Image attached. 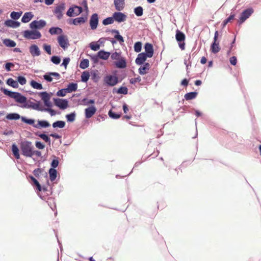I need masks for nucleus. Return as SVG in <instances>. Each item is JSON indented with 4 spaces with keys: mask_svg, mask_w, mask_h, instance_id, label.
<instances>
[{
    "mask_svg": "<svg viewBox=\"0 0 261 261\" xmlns=\"http://www.w3.org/2000/svg\"><path fill=\"white\" fill-rule=\"evenodd\" d=\"M20 149L22 154L26 157H32L33 151L34 147L31 142L23 141L20 144Z\"/></svg>",
    "mask_w": 261,
    "mask_h": 261,
    "instance_id": "1",
    "label": "nucleus"
},
{
    "mask_svg": "<svg viewBox=\"0 0 261 261\" xmlns=\"http://www.w3.org/2000/svg\"><path fill=\"white\" fill-rule=\"evenodd\" d=\"M3 92L5 95L14 98L17 102L25 103L27 102V97L18 92H12L6 89H4Z\"/></svg>",
    "mask_w": 261,
    "mask_h": 261,
    "instance_id": "2",
    "label": "nucleus"
},
{
    "mask_svg": "<svg viewBox=\"0 0 261 261\" xmlns=\"http://www.w3.org/2000/svg\"><path fill=\"white\" fill-rule=\"evenodd\" d=\"M23 37L27 39H37L41 37V34L37 30H26L23 32Z\"/></svg>",
    "mask_w": 261,
    "mask_h": 261,
    "instance_id": "3",
    "label": "nucleus"
},
{
    "mask_svg": "<svg viewBox=\"0 0 261 261\" xmlns=\"http://www.w3.org/2000/svg\"><path fill=\"white\" fill-rule=\"evenodd\" d=\"M57 41L59 45L64 49L68 48L69 46V41L67 36L64 35H61L57 38Z\"/></svg>",
    "mask_w": 261,
    "mask_h": 261,
    "instance_id": "4",
    "label": "nucleus"
},
{
    "mask_svg": "<svg viewBox=\"0 0 261 261\" xmlns=\"http://www.w3.org/2000/svg\"><path fill=\"white\" fill-rule=\"evenodd\" d=\"M65 9V5L64 3H62L55 7L53 12L58 19L60 20L62 18L63 12Z\"/></svg>",
    "mask_w": 261,
    "mask_h": 261,
    "instance_id": "5",
    "label": "nucleus"
},
{
    "mask_svg": "<svg viewBox=\"0 0 261 261\" xmlns=\"http://www.w3.org/2000/svg\"><path fill=\"white\" fill-rule=\"evenodd\" d=\"M82 11V7L75 6L74 7L70 8L67 11L66 15L69 17L77 16L81 13Z\"/></svg>",
    "mask_w": 261,
    "mask_h": 261,
    "instance_id": "6",
    "label": "nucleus"
},
{
    "mask_svg": "<svg viewBox=\"0 0 261 261\" xmlns=\"http://www.w3.org/2000/svg\"><path fill=\"white\" fill-rule=\"evenodd\" d=\"M46 24L43 20H34L30 24V28L32 29H41Z\"/></svg>",
    "mask_w": 261,
    "mask_h": 261,
    "instance_id": "7",
    "label": "nucleus"
},
{
    "mask_svg": "<svg viewBox=\"0 0 261 261\" xmlns=\"http://www.w3.org/2000/svg\"><path fill=\"white\" fill-rule=\"evenodd\" d=\"M54 101L55 105L61 109L64 110L68 106V101L66 99L54 98Z\"/></svg>",
    "mask_w": 261,
    "mask_h": 261,
    "instance_id": "8",
    "label": "nucleus"
},
{
    "mask_svg": "<svg viewBox=\"0 0 261 261\" xmlns=\"http://www.w3.org/2000/svg\"><path fill=\"white\" fill-rule=\"evenodd\" d=\"M253 10L252 8H249L245 10L241 14L240 18V23L244 22L249 16L253 13Z\"/></svg>",
    "mask_w": 261,
    "mask_h": 261,
    "instance_id": "9",
    "label": "nucleus"
},
{
    "mask_svg": "<svg viewBox=\"0 0 261 261\" xmlns=\"http://www.w3.org/2000/svg\"><path fill=\"white\" fill-rule=\"evenodd\" d=\"M40 96L46 107H50L51 106V103L50 101L51 96L48 93L42 92L40 93Z\"/></svg>",
    "mask_w": 261,
    "mask_h": 261,
    "instance_id": "10",
    "label": "nucleus"
},
{
    "mask_svg": "<svg viewBox=\"0 0 261 261\" xmlns=\"http://www.w3.org/2000/svg\"><path fill=\"white\" fill-rule=\"evenodd\" d=\"M98 23V17L96 13L92 15L90 19V25L92 30H95Z\"/></svg>",
    "mask_w": 261,
    "mask_h": 261,
    "instance_id": "11",
    "label": "nucleus"
},
{
    "mask_svg": "<svg viewBox=\"0 0 261 261\" xmlns=\"http://www.w3.org/2000/svg\"><path fill=\"white\" fill-rule=\"evenodd\" d=\"M96 111L97 109L94 106H91L85 109V117L87 119L90 118L95 114Z\"/></svg>",
    "mask_w": 261,
    "mask_h": 261,
    "instance_id": "12",
    "label": "nucleus"
},
{
    "mask_svg": "<svg viewBox=\"0 0 261 261\" xmlns=\"http://www.w3.org/2000/svg\"><path fill=\"white\" fill-rule=\"evenodd\" d=\"M113 16L114 20L117 21L118 22H123L126 20L127 18V16L125 14L120 12L114 13Z\"/></svg>",
    "mask_w": 261,
    "mask_h": 261,
    "instance_id": "13",
    "label": "nucleus"
},
{
    "mask_svg": "<svg viewBox=\"0 0 261 261\" xmlns=\"http://www.w3.org/2000/svg\"><path fill=\"white\" fill-rule=\"evenodd\" d=\"M144 49L145 51V53H144L145 54H146L148 58H151L154 53L153 45L151 43H146L145 44Z\"/></svg>",
    "mask_w": 261,
    "mask_h": 261,
    "instance_id": "14",
    "label": "nucleus"
},
{
    "mask_svg": "<svg viewBox=\"0 0 261 261\" xmlns=\"http://www.w3.org/2000/svg\"><path fill=\"white\" fill-rule=\"evenodd\" d=\"M105 82L108 85L113 86L118 83V79L117 77L112 75H108L105 77Z\"/></svg>",
    "mask_w": 261,
    "mask_h": 261,
    "instance_id": "15",
    "label": "nucleus"
},
{
    "mask_svg": "<svg viewBox=\"0 0 261 261\" xmlns=\"http://www.w3.org/2000/svg\"><path fill=\"white\" fill-rule=\"evenodd\" d=\"M147 58H148V56L144 53H140L136 59L135 62L137 65H142L146 60Z\"/></svg>",
    "mask_w": 261,
    "mask_h": 261,
    "instance_id": "16",
    "label": "nucleus"
},
{
    "mask_svg": "<svg viewBox=\"0 0 261 261\" xmlns=\"http://www.w3.org/2000/svg\"><path fill=\"white\" fill-rule=\"evenodd\" d=\"M150 68V65L148 63H145L143 66H141L139 69V73L141 75L147 73Z\"/></svg>",
    "mask_w": 261,
    "mask_h": 261,
    "instance_id": "17",
    "label": "nucleus"
},
{
    "mask_svg": "<svg viewBox=\"0 0 261 261\" xmlns=\"http://www.w3.org/2000/svg\"><path fill=\"white\" fill-rule=\"evenodd\" d=\"M115 65L118 68H124L126 67V62L124 57H121L119 60L115 62Z\"/></svg>",
    "mask_w": 261,
    "mask_h": 261,
    "instance_id": "18",
    "label": "nucleus"
},
{
    "mask_svg": "<svg viewBox=\"0 0 261 261\" xmlns=\"http://www.w3.org/2000/svg\"><path fill=\"white\" fill-rule=\"evenodd\" d=\"M30 52L33 56H38L40 55L39 47L36 45H32L30 47Z\"/></svg>",
    "mask_w": 261,
    "mask_h": 261,
    "instance_id": "19",
    "label": "nucleus"
},
{
    "mask_svg": "<svg viewBox=\"0 0 261 261\" xmlns=\"http://www.w3.org/2000/svg\"><path fill=\"white\" fill-rule=\"evenodd\" d=\"M5 25L8 27L16 28L20 26V23L17 21H15L14 20L9 19L5 22Z\"/></svg>",
    "mask_w": 261,
    "mask_h": 261,
    "instance_id": "20",
    "label": "nucleus"
},
{
    "mask_svg": "<svg viewBox=\"0 0 261 261\" xmlns=\"http://www.w3.org/2000/svg\"><path fill=\"white\" fill-rule=\"evenodd\" d=\"M50 126V124L45 120H38L37 123L34 125V127L37 128H46Z\"/></svg>",
    "mask_w": 261,
    "mask_h": 261,
    "instance_id": "21",
    "label": "nucleus"
},
{
    "mask_svg": "<svg viewBox=\"0 0 261 261\" xmlns=\"http://www.w3.org/2000/svg\"><path fill=\"white\" fill-rule=\"evenodd\" d=\"M115 8L118 11H121L124 7V0H114Z\"/></svg>",
    "mask_w": 261,
    "mask_h": 261,
    "instance_id": "22",
    "label": "nucleus"
},
{
    "mask_svg": "<svg viewBox=\"0 0 261 261\" xmlns=\"http://www.w3.org/2000/svg\"><path fill=\"white\" fill-rule=\"evenodd\" d=\"M211 50L213 53L216 54L220 50L219 43L217 41H214L211 46Z\"/></svg>",
    "mask_w": 261,
    "mask_h": 261,
    "instance_id": "23",
    "label": "nucleus"
},
{
    "mask_svg": "<svg viewBox=\"0 0 261 261\" xmlns=\"http://www.w3.org/2000/svg\"><path fill=\"white\" fill-rule=\"evenodd\" d=\"M175 38L178 42H182L185 40L186 36L184 33L177 30L176 32Z\"/></svg>",
    "mask_w": 261,
    "mask_h": 261,
    "instance_id": "24",
    "label": "nucleus"
},
{
    "mask_svg": "<svg viewBox=\"0 0 261 261\" xmlns=\"http://www.w3.org/2000/svg\"><path fill=\"white\" fill-rule=\"evenodd\" d=\"M110 56V53L104 50H100L98 52V57L102 60H107Z\"/></svg>",
    "mask_w": 261,
    "mask_h": 261,
    "instance_id": "25",
    "label": "nucleus"
},
{
    "mask_svg": "<svg viewBox=\"0 0 261 261\" xmlns=\"http://www.w3.org/2000/svg\"><path fill=\"white\" fill-rule=\"evenodd\" d=\"M33 15L31 12H26L21 18V21L23 23L28 22L33 18Z\"/></svg>",
    "mask_w": 261,
    "mask_h": 261,
    "instance_id": "26",
    "label": "nucleus"
},
{
    "mask_svg": "<svg viewBox=\"0 0 261 261\" xmlns=\"http://www.w3.org/2000/svg\"><path fill=\"white\" fill-rule=\"evenodd\" d=\"M49 32L51 35L61 34L63 31L59 27H52L49 29Z\"/></svg>",
    "mask_w": 261,
    "mask_h": 261,
    "instance_id": "27",
    "label": "nucleus"
},
{
    "mask_svg": "<svg viewBox=\"0 0 261 261\" xmlns=\"http://www.w3.org/2000/svg\"><path fill=\"white\" fill-rule=\"evenodd\" d=\"M77 88V84L76 83H70L68 85L67 87L66 88V91L68 93H71L75 91Z\"/></svg>",
    "mask_w": 261,
    "mask_h": 261,
    "instance_id": "28",
    "label": "nucleus"
},
{
    "mask_svg": "<svg viewBox=\"0 0 261 261\" xmlns=\"http://www.w3.org/2000/svg\"><path fill=\"white\" fill-rule=\"evenodd\" d=\"M6 83L7 85H8L10 86H11L13 88H17L18 87V82L14 80L12 78L8 79Z\"/></svg>",
    "mask_w": 261,
    "mask_h": 261,
    "instance_id": "29",
    "label": "nucleus"
},
{
    "mask_svg": "<svg viewBox=\"0 0 261 261\" xmlns=\"http://www.w3.org/2000/svg\"><path fill=\"white\" fill-rule=\"evenodd\" d=\"M12 151L15 158L19 159L20 158L19 149L16 145L15 144H13L12 146Z\"/></svg>",
    "mask_w": 261,
    "mask_h": 261,
    "instance_id": "30",
    "label": "nucleus"
},
{
    "mask_svg": "<svg viewBox=\"0 0 261 261\" xmlns=\"http://www.w3.org/2000/svg\"><path fill=\"white\" fill-rule=\"evenodd\" d=\"M198 94L196 92H189L185 95V98L187 100H189L195 98Z\"/></svg>",
    "mask_w": 261,
    "mask_h": 261,
    "instance_id": "31",
    "label": "nucleus"
},
{
    "mask_svg": "<svg viewBox=\"0 0 261 261\" xmlns=\"http://www.w3.org/2000/svg\"><path fill=\"white\" fill-rule=\"evenodd\" d=\"M57 170L54 168H50L49 170V178L51 181L55 180L57 177Z\"/></svg>",
    "mask_w": 261,
    "mask_h": 261,
    "instance_id": "32",
    "label": "nucleus"
},
{
    "mask_svg": "<svg viewBox=\"0 0 261 261\" xmlns=\"http://www.w3.org/2000/svg\"><path fill=\"white\" fill-rule=\"evenodd\" d=\"M112 32L116 34L114 37L119 42L120 44L124 42L123 37L119 34V31L118 30H113Z\"/></svg>",
    "mask_w": 261,
    "mask_h": 261,
    "instance_id": "33",
    "label": "nucleus"
},
{
    "mask_svg": "<svg viewBox=\"0 0 261 261\" xmlns=\"http://www.w3.org/2000/svg\"><path fill=\"white\" fill-rule=\"evenodd\" d=\"M86 18L84 17H78L72 20V23L74 25H79L84 23L86 21Z\"/></svg>",
    "mask_w": 261,
    "mask_h": 261,
    "instance_id": "34",
    "label": "nucleus"
},
{
    "mask_svg": "<svg viewBox=\"0 0 261 261\" xmlns=\"http://www.w3.org/2000/svg\"><path fill=\"white\" fill-rule=\"evenodd\" d=\"M20 118V115L16 113H10L6 116V118L9 120H18Z\"/></svg>",
    "mask_w": 261,
    "mask_h": 261,
    "instance_id": "35",
    "label": "nucleus"
},
{
    "mask_svg": "<svg viewBox=\"0 0 261 261\" xmlns=\"http://www.w3.org/2000/svg\"><path fill=\"white\" fill-rule=\"evenodd\" d=\"M31 86L34 89L41 90L43 89L42 85L35 81H32L30 83Z\"/></svg>",
    "mask_w": 261,
    "mask_h": 261,
    "instance_id": "36",
    "label": "nucleus"
},
{
    "mask_svg": "<svg viewBox=\"0 0 261 261\" xmlns=\"http://www.w3.org/2000/svg\"><path fill=\"white\" fill-rule=\"evenodd\" d=\"M21 121L27 124L32 125L34 127V125L36 124V123H35V120L32 119H28L25 117H22L21 118Z\"/></svg>",
    "mask_w": 261,
    "mask_h": 261,
    "instance_id": "37",
    "label": "nucleus"
},
{
    "mask_svg": "<svg viewBox=\"0 0 261 261\" xmlns=\"http://www.w3.org/2000/svg\"><path fill=\"white\" fill-rule=\"evenodd\" d=\"M65 125V122L63 121H57L53 124V126L54 128H63Z\"/></svg>",
    "mask_w": 261,
    "mask_h": 261,
    "instance_id": "38",
    "label": "nucleus"
},
{
    "mask_svg": "<svg viewBox=\"0 0 261 261\" xmlns=\"http://www.w3.org/2000/svg\"><path fill=\"white\" fill-rule=\"evenodd\" d=\"M90 77V74L88 71H84L81 75V80L83 82H87Z\"/></svg>",
    "mask_w": 261,
    "mask_h": 261,
    "instance_id": "39",
    "label": "nucleus"
},
{
    "mask_svg": "<svg viewBox=\"0 0 261 261\" xmlns=\"http://www.w3.org/2000/svg\"><path fill=\"white\" fill-rule=\"evenodd\" d=\"M89 62L88 59H84L83 60L80 64V67L82 69H86L89 66Z\"/></svg>",
    "mask_w": 261,
    "mask_h": 261,
    "instance_id": "40",
    "label": "nucleus"
},
{
    "mask_svg": "<svg viewBox=\"0 0 261 261\" xmlns=\"http://www.w3.org/2000/svg\"><path fill=\"white\" fill-rule=\"evenodd\" d=\"M4 43L6 46L8 47H14L16 46V43L10 39H5L4 41Z\"/></svg>",
    "mask_w": 261,
    "mask_h": 261,
    "instance_id": "41",
    "label": "nucleus"
},
{
    "mask_svg": "<svg viewBox=\"0 0 261 261\" xmlns=\"http://www.w3.org/2000/svg\"><path fill=\"white\" fill-rule=\"evenodd\" d=\"M142 44L141 42L138 41L135 43L134 44V50L136 53H139L141 51L142 49Z\"/></svg>",
    "mask_w": 261,
    "mask_h": 261,
    "instance_id": "42",
    "label": "nucleus"
},
{
    "mask_svg": "<svg viewBox=\"0 0 261 261\" xmlns=\"http://www.w3.org/2000/svg\"><path fill=\"white\" fill-rule=\"evenodd\" d=\"M30 178L32 182H33V184L37 187V190L39 191H41L42 190V188L38 180L33 176H31Z\"/></svg>",
    "mask_w": 261,
    "mask_h": 261,
    "instance_id": "43",
    "label": "nucleus"
},
{
    "mask_svg": "<svg viewBox=\"0 0 261 261\" xmlns=\"http://www.w3.org/2000/svg\"><path fill=\"white\" fill-rule=\"evenodd\" d=\"M134 12L137 16H141L143 15V9L141 6L136 7L134 9Z\"/></svg>",
    "mask_w": 261,
    "mask_h": 261,
    "instance_id": "44",
    "label": "nucleus"
},
{
    "mask_svg": "<svg viewBox=\"0 0 261 261\" xmlns=\"http://www.w3.org/2000/svg\"><path fill=\"white\" fill-rule=\"evenodd\" d=\"M114 19L113 18V16L110 17L105 19L102 21V23L103 25H107L108 24H112L114 22Z\"/></svg>",
    "mask_w": 261,
    "mask_h": 261,
    "instance_id": "45",
    "label": "nucleus"
},
{
    "mask_svg": "<svg viewBox=\"0 0 261 261\" xmlns=\"http://www.w3.org/2000/svg\"><path fill=\"white\" fill-rule=\"evenodd\" d=\"M121 57H122L121 52H115L113 53L111 56V58L112 60H117V61L119 60Z\"/></svg>",
    "mask_w": 261,
    "mask_h": 261,
    "instance_id": "46",
    "label": "nucleus"
},
{
    "mask_svg": "<svg viewBox=\"0 0 261 261\" xmlns=\"http://www.w3.org/2000/svg\"><path fill=\"white\" fill-rule=\"evenodd\" d=\"M234 14H231L230 15L227 19H226L225 20H224L223 21V23H222V25H223V28L225 27V25L228 23V22H231V21L232 20H233L234 18Z\"/></svg>",
    "mask_w": 261,
    "mask_h": 261,
    "instance_id": "47",
    "label": "nucleus"
},
{
    "mask_svg": "<svg viewBox=\"0 0 261 261\" xmlns=\"http://www.w3.org/2000/svg\"><path fill=\"white\" fill-rule=\"evenodd\" d=\"M66 117L67 119V121L69 122H73L74 121L75 118V114L74 113H72L69 114H67L66 116Z\"/></svg>",
    "mask_w": 261,
    "mask_h": 261,
    "instance_id": "48",
    "label": "nucleus"
},
{
    "mask_svg": "<svg viewBox=\"0 0 261 261\" xmlns=\"http://www.w3.org/2000/svg\"><path fill=\"white\" fill-rule=\"evenodd\" d=\"M43 48L47 54L49 55L51 54V46L50 45L44 44L43 45Z\"/></svg>",
    "mask_w": 261,
    "mask_h": 261,
    "instance_id": "49",
    "label": "nucleus"
},
{
    "mask_svg": "<svg viewBox=\"0 0 261 261\" xmlns=\"http://www.w3.org/2000/svg\"><path fill=\"white\" fill-rule=\"evenodd\" d=\"M51 61L55 64H59L61 62V59L58 56H54L51 58Z\"/></svg>",
    "mask_w": 261,
    "mask_h": 261,
    "instance_id": "50",
    "label": "nucleus"
},
{
    "mask_svg": "<svg viewBox=\"0 0 261 261\" xmlns=\"http://www.w3.org/2000/svg\"><path fill=\"white\" fill-rule=\"evenodd\" d=\"M67 93H68L67 91H66V89H62L60 90H59L57 92V95L58 96H65Z\"/></svg>",
    "mask_w": 261,
    "mask_h": 261,
    "instance_id": "51",
    "label": "nucleus"
},
{
    "mask_svg": "<svg viewBox=\"0 0 261 261\" xmlns=\"http://www.w3.org/2000/svg\"><path fill=\"white\" fill-rule=\"evenodd\" d=\"M91 49L94 51L98 50L100 48V45L97 43L92 42L90 44Z\"/></svg>",
    "mask_w": 261,
    "mask_h": 261,
    "instance_id": "52",
    "label": "nucleus"
},
{
    "mask_svg": "<svg viewBox=\"0 0 261 261\" xmlns=\"http://www.w3.org/2000/svg\"><path fill=\"white\" fill-rule=\"evenodd\" d=\"M20 15H21V14H20L18 12H14V11L12 12L10 15L11 17L14 20L19 19V17H20Z\"/></svg>",
    "mask_w": 261,
    "mask_h": 261,
    "instance_id": "53",
    "label": "nucleus"
},
{
    "mask_svg": "<svg viewBox=\"0 0 261 261\" xmlns=\"http://www.w3.org/2000/svg\"><path fill=\"white\" fill-rule=\"evenodd\" d=\"M17 82L18 83H19L20 85H24L26 84L27 80L24 77L19 76L17 77Z\"/></svg>",
    "mask_w": 261,
    "mask_h": 261,
    "instance_id": "54",
    "label": "nucleus"
},
{
    "mask_svg": "<svg viewBox=\"0 0 261 261\" xmlns=\"http://www.w3.org/2000/svg\"><path fill=\"white\" fill-rule=\"evenodd\" d=\"M127 88L125 87H121L117 91V93L119 94H126L127 93Z\"/></svg>",
    "mask_w": 261,
    "mask_h": 261,
    "instance_id": "55",
    "label": "nucleus"
},
{
    "mask_svg": "<svg viewBox=\"0 0 261 261\" xmlns=\"http://www.w3.org/2000/svg\"><path fill=\"white\" fill-rule=\"evenodd\" d=\"M109 115L110 117H111L113 119H118V118H119L121 116L120 114H116V113L113 112L112 111H110L109 112Z\"/></svg>",
    "mask_w": 261,
    "mask_h": 261,
    "instance_id": "56",
    "label": "nucleus"
},
{
    "mask_svg": "<svg viewBox=\"0 0 261 261\" xmlns=\"http://www.w3.org/2000/svg\"><path fill=\"white\" fill-rule=\"evenodd\" d=\"M82 101L84 103V105H86V106L90 105V104H94L95 102V101L93 99L88 100L86 98L83 99Z\"/></svg>",
    "mask_w": 261,
    "mask_h": 261,
    "instance_id": "57",
    "label": "nucleus"
},
{
    "mask_svg": "<svg viewBox=\"0 0 261 261\" xmlns=\"http://www.w3.org/2000/svg\"><path fill=\"white\" fill-rule=\"evenodd\" d=\"M39 136L46 142L50 143V139L46 135L44 134H41L39 135Z\"/></svg>",
    "mask_w": 261,
    "mask_h": 261,
    "instance_id": "58",
    "label": "nucleus"
},
{
    "mask_svg": "<svg viewBox=\"0 0 261 261\" xmlns=\"http://www.w3.org/2000/svg\"><path fill=\"white\" fill-rule=\"evenodd\" d=\"M141 79L140 76H138L137 77L132 78L130 80V83L132 84H135L138 82H140Z\"/></svg>",
    "mask_w": 261,
    "mask_h": 261,
    "instance_id": "59",
    "label": "nucleus"
},
{
    "mask_svg": "<svg viewBox=\"0 0 261 261\" xmlns=\"http://www.w3.org/2000/svg\"><path fill=\"white\" fill-rule=\"evenodd\" d=\"M37 148L39 149H43L45 147V145L39 141H37L35 143Z\"/></svg>",
    "mask_w": 261,
    "mask_h": 261,
    "instance_id": "60",
    "label": "nucleus"
},
{
    "mask_svg": "<svg viewBox=\"0 0 261 261\" xmlns=\"http://www.w3.org/2000/svg\"><path fill=\"white\" fill-rule=\"evenodd\" d=\"M230 63L232 65H236L237 63V59L235 56L231 57L229 59Z\"/></svg>",
    "mask_w": 261,
    "mask_h": 261,
    "instance_id": "61",
    "label": "nucleus"
},
{
    "mask_svg": "<svg viewBox=\"0 0 261 261\" xmlns=\"http://www.w3.org/2000/svg\"><path fill=\"white\" fill-rule=\"evenodd\" d=\"M92 80H93L94 82H97L99 77L98 75V74L95 72L92 73Z\"/></svg>",
    "mask_w": 261,
    "mask_h": 261,
    "instance_id": "62",
    "label": "nucleus"
},
{
    "mask_svg": "<svg viewBox=\"0 0 261 261\" xmlns=\"http://www.w3.org/2000/svg\"><path fill=\"white\" fill-rule=\"evenodd\" d=\"M44 111L49 112L51 116H54L56 115V112L53 109L50 108H45L44 109Z\"/></svg>",
    "mask_w": 261,
    "mask_h": 261,
    "instance_id": "63",
    "label": "nucleus"
},
{
    "mask_svg": "<svg viewBox=\"0 0 261 261\" xmlns=\"http://www.w3.org/2000/svg\"><path fill=\"white\" fill-rule=\"evenodd\" d=\"M14 64L12 63H7L5 65V68L7 71L11 70V67H13Z\"/></svg>",
    "mask_w": 261,
    "mask_h": 261,
    "instance_id": "64",
    "label": "nucleus"
}]
</instances>
